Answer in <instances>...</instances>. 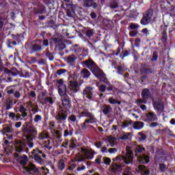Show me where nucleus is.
Instances as JSON below:
<instances>
[{"mask_svg":"<svg viewBox=\"0 0 175 175\" xmlns=\"http://www.w3.org/2000/svg\"><path fill=\"white\" fill-rule=\"evenodd\" d=\"M133 152L132 151H126L124 156L118 155L113 159V162L109 167V173L111 175L117 174L122 167L126 165H132L133 163ZM122 161L125 164L121 163Z\"/></svg>","mask_w":175,"mask_h":175,"instance_id":"f257e3e1","label":"nucleus"},{"mask_svg":"<svg viewBox=\"0 0 175 175\" xmlns=\"http://www.w3.org/2000/svg\"><path fill=\"white\" fill-rule=\"evenodd\" d=\"M82 65L84 66V68L90 69L96 79L102 77L105 74V72H103V70H102L99 66H98V64H96V63H95V62H94V60H92L91 58L82 62Z\"/></svg>","mask_w":175,"mask_h":175,"instance_id":"f03ea898","label":"nucleus"},{"mask_svg":"<svg viewBox=\"0 0 175 175\" xmlns=\"http://www.w3.org/2000/svg\"><path fill=\"white\" fill-rule=\"evenodd\" d=\"M23 131L27 133L25 136L26 140L36 139L38 131H36V128H35V126L32 124V118H31L30 122H27L23 124Z\"/></svg>","mask_w":175,"mask_h":175,"instance_id":"7ed1b4c3","label":"nucleus"},{"mask_svg":"<svg viewBox=\"0 0 175 175\" xmlns=\"http://www.w3.org/2000/svg\"><path fill=\"white\" fill-rule=\"evenodd\" d=\"M68 80H70L68 86V94L69 95H73V94H77L79 90H80V84L77 82V77L76 75H70Z\"/></svg>","mask_w":175,"mask_h":175,"instance_id":"20e7f679","label":"nucleus"},{"mask_svg":"<svg viewBox=\"0 0 175 175\" xmlns=\"http://www.w3.org/2000/svg\"><path fill=\"white\" fill-rule=\"evenodd\" d=\"M98 79L100 80V83H104L108 85V87H107V91H108V92H112V93H110V95H115V94H118V88L114 87L110 83V81H109L107 77H106L105 73H104L102 77L98 78Z\"/></svg>","mask_w":175,"mask_h":175,"instance_id":"39448f33","label":"nucleus"},{"mask_svg":"<svg viewBox=\"0 0 175 175\" xmlns=\"http://www.w3.org/2000/svg\"><path fill=\"white\" fill-rule=\"evenodd\" d=\"M55 118L56 121H57L58 124H62V122L68 118V111L64 110L62 106H59V109L56 112Z\"/></svg>","mask_w":175,"mask_h":175,"instance_id":"423d86ee","label":"nucleus"},{"mask_svg":"<svg viewBox=\"0 0 175 175\" xmlns=\"http://www.w3.org/2000/svg\"><path fill=\"white\" fill-rule=\"evenodd\" d=\"M152 16H154V10L152 8H150L143 13V17L140 21V24L142 25H148L151 23V20H152Z\"/></svg>","mask_w":175,"mask_h":175,"instance_id":"0eeeda50","label":"nucleus"},{"mask_svg":"<svg viewBox=\"0 0 175 175\" xmlns=\"http://www.w3.org/2000/svg\"><path fill=\"white\" fill-rule=\"evenodd\" d=\"M31 155L29 156V158L34 159V161L39 165H44V161H43V159H42V157L39 155L40 154H43L42 150H39V148H36L31 151Z\"/></svg>","mask_w":175,"mask_h":175,"instance_id":"6e6552de","label":"nucleus"},{"mask_svg":"<svg viewBox=\"0 0 175 175\" xmlns=\"http://www.w3.org/2000/svg\"><path fill=\"white\" fill-rule=\"evenodd\" d=\"M152 103L154 110H157L159 114L163 113V110H165V103H163L162 99L157 98L152 100Z\"/></svg>","mask_w":175,"mask_h":175,"instance_id":"1a4fd4ad","label":"nucleus"},{"mask_svg":"<svg viewBox=\"0 0 175 175\" xmlns=\"http://www.w3.org/2000/svg\"><path fill=\"white\" fill-rule=\"evenodd\" d=\"M83 98H87L89 100H95V96L94 95V88L91 86L86 87L83 91Z\"/></svg>","mask_w":175,"mask_h":175,"instance_id":"9d476101","label":"nucleus"},{"mask_svg":"<svg viewBox=\"0 0 175 175\" xmlns=\"http://www.w3.org/2000/svg\"><path fill=\"white\" fill-rule=\"evenodd\" d=\"M62 107L63 108V110L67 111L70 110V107H72V99L70 97H69L68 95L62 96Z\"/></svg>","mask_w":175,"mask_h":175,"instance_id":"9b49d317","label":"nucleus"},{"mask_svg":"<svg viewBox=\"0 0 175 175\" xmlns=\"http://www.w3.org/2000/svg\"><path fill=\"white\" fill-rule=\"evenodd\" d=\"M22 169L25 170L23 173H33V174L39 173V168L36 167V165L32 163H29L27 166H23Z\"/></svg>","mask_w":175,"mask_h":175,"instance_id":"f8f14e48","label":"nucleus"},{"mask_svg":"<svg viewBox=\"0 0 175 175\" xmlns=\"http://www.w3.org/2000/svg\"><path fill=\"white\" fill-rule=\"evenodd\" d=\"M146 118L144 120L145 122H154L158 121V116L154 111H149L146 113Z\"/></svg>","mask_w":175,"mask_h":175,"instance_id":"ddd939ff","label":"nucleus"},{"mask_svg":"<svg viewBox=\"0 0 175 175\" xmlns=\"http://www.w3.org/2000/svg\"><path fill=\"white\" fill-rule=\"evenodd\" d=\"M50 95L49 92H47V90H44L42 93V98L43 100V102L45 105H47V103H49V105H53L54 104V98L53 97L49 96Z\"/></svg>","mask_w":175,"mask_h":175,"instance_id":"4468645a","label":"nucleus"},{"mask_svg":"<svg viewBox=\"0 0 175 175\" xmlns=\"http://www.w3.org/2000/svg\"><path fill=\"white\" fill-rule=\"evenodd\" d=\"M25 33H17V34H11L10 36L12 39V42H16V46L18 44H20L23 40L25 39Z\"/></svg>","mask_w":175,"mask_h":175,"instance_id":"2eb2a0df","label":"nucleus"},{"mask_svg":"<svg viewBox=\"0 0 175 175\" xmlns=\"http://www.w3.org/2000/svg\"><path fill=\"white\" fill-rule=\"evenodd\" d=\"M15 151L16 152H23L24 151V148L27 147V144L23 141H16L15 142Z\"/></svg>","mask_w":175,"mask_h":175,"instance_id":"dca6fc26","label":"nucleus"},{"mask_svg":"<svg viewBox=\"0 0 175 175\" xmlns=\"http://www.w3.org/2000/svg\"><path fill=\"white\" fill-rule=\"evenodd\" d=\"M44 48L40 44L34 43L30 46V54H34V53H39L42 51Z\"/></svg>","mask_w":175,"mask_h":175,"instance_id":"f3484780","label":"nucleus"},{"mask_svg":"<svg viewBox=\"0 0 175 175\" xmlns=\"http://www.w3.org/2000/svg\"><path fill=\"white\" fill-rule=\"evenodd\" d=\"M137 161L139 163H142V165H147L150 163V156L142 154L137 157Z\"/></svg>","mask_w":175,"mask_h":175,"instance_id":"a211bd4d","label":"nucleus"},{"mask_svg":"<svg viewBox=\"0 0 175 175\" xmlns=\"http://www.w3.org/2000/svg\"><path fill=\"white\" fill-rule=\"evenodd\" d=\"M16 103H17V100L8 97L5 100V110H10V109H12L13 105H16Z\"/></svg>","mask_w":175,"mask_h":175,"instance_id":"6ab92c4d","label":"nucleus"},{"mask_svg":"<svg viewBox=\"0 0 175 175\" xmlns=\"http://www.w3.org/2000/svg\"><path fill=\"white\" fill-rule=\"evenodd\" d=\"M58 94L61 96H65L68 95V86L66 85H62L57 86Z\"/></svg>","mask_w":175,"mask_h":175,"instance_id":"aec40b11","label":"nucleus"},{"mask_svg":"<svg viewBox=\"0 0 175 175\" xmlns=\"http://www.w3.org/2000/svg\"><path fill=\"white\" fill-rule=\"evenodd\" d=\"M83 6L85 8H93V9H96V8H98V3L94 1V0H83Z\"/></svg>","mask_w":175,"mask_h":175,"instance_id":"412c9836","label":"nucleus"},{"mask_svg":"<svg viewBox=\"0 0 175 175\" xmlns=\"http://www.w3.org/2000/svg\"><path fill=\"white\" fill-rule=\"evenodd\" d=\"M34 12L36 14H44L47 11L46 10L44 5L40 4L37 8L34 9Z\"/></svg>","mask_w":175,"mask_h":175,"instance_id":"4be33fe9","label":"nucleus"},{"mask_svg":"<svg viewBox=\"0 0 175 175\" xmlns=\"http://www.w3.org/2000/svg\"><path fill=\"white\" fill-rule=\"evenodd\" d=\"M141 96L142 98H144L148 100V99H150V97L151 96V91H150V89L144 88V90H142L141 92Z\"/></svg>","mask_w":175,"mask_h":175,"instance_id":"5701e85b","label":"nucleus"},{"mask_svg":"<svg viewBox=\"0 0 175 175\" xmlns=\"http://www.w3.org/2000/svg\"><path fill=\"white\" fill-rule=\"evenodd\" d=\"M102 111L105 116H109V114L113 111V108L110 105L105 104L103 105Z\"/></svg>","mask_w":175,"mask_h":175,"instance_id":"b1692460","label":"nucleus"},{"mask_svg":"<svg viewBox=\"0 0 175 175\" xmlns=\"http://www.w3.org/2000/svg\"><path fill=\"white\" fill-rule=\"evenodd\" d=\"M147 140V135L146 131H143L137 133V142L142 143V142H146Z\"/></svg>","mask_w":175,"mask_h":175,"instance_id":"393cba45","label":"nucleus"},{"mask_svg":"<svg viewBox=\"0 0 175 175\" xmlns=\"http://www.w3.org/2000/svg\"><path fill=\"white\" fill-rule=\"evenodd\" d=\"M133 129L135 131H140V129H143L144 128V122L142 121H135L133 124Z\"/></svg>","mask_w":175,"mask_h":175,"instance_id":"a878e982","label":"nucleus"},{"mask_svg":"<svg viewBox=\"0 0 175 175\" xmlns=\"http://www.w3.org/2000/svg\"><path fill=\"white\" fill-rule=\"evenodd\" d=\"M95 155V151L92 149L85 150V157L86 159H93Z\"/></svg>","mask_w":175,"mask_h":175,"instance_id":"bb28decb","label":"nucleus"},{"mask_svg":"<svg viewBox=\"0 0 175 175\" xmlns=\"http://www.w3.org/2000/svg\"><path fill=\"white\" fill-rule=\"evenodd\" d=\"M167 26H163V31H162L161 42L163 44H165L167 42Z\"/></svg>","mask_w":175,"mask_h":175,"instance_id":"cd10ccee","label":"nucleus"},{"mask_svg":"<svg viewBox=\"0 0 175 175\" xmlns=\"http://www.w3.org/2000/svg\"><path fill=\"white\" fill-rule=\"evenodd\" d=\"M67 7V16L68 17H74L75 11H73V5L68 3L66 5Z\"/></svg>","mask_w":175,"mask_h":175,"instance_id":"c85d7f7f","label":"nucleus"},{"mask_svg":"<svg viewBox=\"0 0 175 175\" xmlns=\"http://www.w3.org/2000/svg\"><path fill=\"white\" fill-rule=\"evenodd\" d=\"M77 139L76 138H71L70 140H68V148L69 150H73V148H76L77 145Z\"/></svg>","mask_w":175,"mask_h":175,"instance_id":"c756f323","label":"nucleus"},{"mask_svg":"<svg viewBox=\"0 0 175 175\" xmlns=\"http://www.w3.org/2000/svg\"><path fill=\"white\" fill-rule=\"evenodd\" d=\"M135 155H139V154H144L146 152V148L143 145L137 146L135 150Z\"/></svg>","mask_w":175,"mask_h":175,"instance_id":"7c9ffc66","label":"nucleus"},{"mask_svg":"<svg viewBox=\"0 0 175 175\" xmlns=\"http://www.w3.org/2000/svg\"><path fill=\"white\" fill-rule=\"evenodd\" d=\"M98 119L95 118V115H92V116L89 117V118L85 120V124L88 125V124H96L97 122Z\"/></svg>","mask_w":175,"mask_h":175,"instance_id":"2f4dec72","label":"nucleus"},{"mask_svg":"<svg viewBox=\"0 0 175 175\" xmlns=\"http://www.w3.org/2000/svg\"><path fill=\"white\" fill-rule=\"evenodd\" d=\"M29 161V159H28V156H27V154H23L21 157V160L19 161V163L21 166H27Z\"/></svg>","mask_w":175,"mask_h":175,"instance_id":"473e14b6","label":"nucleus"},{"mask_svg":"<svg viewBox=\"0 0 175 175\" xmlns=\"http://www.w3.org/2000/svg\"><path fill=\"white\" fill-rule=\"evenodd\" d=\"M27 110L28 109H27V108L23 107V105L20 106L19 111H20V113H21L23 118H25V117L28 116V113H27Z\"/></svg>","mask_w":175,"mask_h":175,"instance_id":"72a5a7b5","label":"nucleus"},{"mask_svg":"<svg viewBox=\"0 0 175 175\" xmlns=\"http://www.w3.org/2000/svg\"><path fill=\"white\" fill-rule=\"evenodd\" d=\"M142 75H150L154 73V70L151 68H143L141 70Z\"/></svg>","mask_w":175,"mask_h":175,"instance_id":"f704fd0d","label":"nucleus"},{"mask_svg":"<svg viewBox=\"0 0 175 175\" xmlns=\"http://www.w3.org/2000/svg\"><path fill=\"white\" fill-rule=\"evenodd\" d=\"M85 36L89 39H91L94 36V30L90 27H88L85 30Z\"/></svg>","mask_w":175,"mask_h":175,"instance_id":"c9c22d12","label":"nucleus"},{"mask_svg":"<svg viewBox=\"0 0 175 175\" xmlns=\"http://www.w3.org/2000/svg\"><path fill=\"white\" fill-rule=\"evenodd\" d=\"M76 59H77V57L74 54H72L67 57V62L68 64H75Z\"/></svg>","mask_w":175,"mask_h":175,"instance_id":"e433bc0d","label":"nucleus"},{"mask_svg":"<svg viewBox=\"0 0 175 175\" xmlns=\"http://www.w3.org/2000/svg\"><path fill=\"white\" fill-rule=\"evenodd\" d=\"M77 167V165H76L75 163H73L69 165L67 170H69V172H71L72 174H75V173H77V170H76Z\"/></svg>","mask_w":175,"mask_h":175,"instance_id":"4c0bfd02","label":"nucleus"},{"mask_svg":"<svg viewBox=\"0 0 175 175\" xmlns=\"http://www.w3.org/2000/svg\"><path fill=\"white\" fill-rule=\"evenodd\" d=\"M66 48V45L65 44L60 42L55 45V49L58 51H62V50H65Z\"/></svg>","mask_w":175,"mask_h":175,"instance_id":"58836bf2","label":"nucleus"},{"mask_svg":"<svg viewBox=\"0 0 175 175\" xmlns=\"http://www.w3.org/2000/svg\"><path fill=\"white\" fill-rule=\"evenodd\" d=\"M81 73L83 79H88V77L91 76V72H90V70H88V69H84L83 70L81 71Z\"/></svg>","mask_w":175,"mask_h":175,"instance_id":"ea45409f","label":"nucleus"},{"mask_svg":"<svg viewBox=\"0 0 175 175\" xmlns=\"http://www.w3.org/2000/svg\"><path fill=\"white\" fill-rule=\"evenodd\" d=\"M131 50L129 51H123L121 54L120 55V58H121L122 59H124V58H125V57H129V55H131Z\"/></svg>","mask_w":175,"mask_h":175,"instance_id":"a19ab883","label":"nucleus"},{"mask_svg":"<svg viewBox=\"0 0 175 175\" xmlns=\"http://www.w3.org/2000/svg\"><path fill=\"white\" fill-rule=\"evenodd\" d=\"M57 167L59 170L61 171L65 169V161H64V159H61L59 161Z\"/></svg>","mask_w":175,"mask_h":175,"instance_id":"79ce46f5","label":"nucleus"},{"mask_svg":"<svg viewBox=\"0 0 175 175\" xmlns=\"http://www.w3.org/2000/svg\"><path fill=\"white\" fill-rule=\"evenodd\" d=\"M92 116H94V113H92L91 112H88L87 111H83L81 112V116H79V118H81V117H87L88 118H89Z\"/></svg>","mask_w":175,"mask_h":175,"instance_id":"37998d69","label":"nucleus"},{"mask_svg":"<svg viewBox=\"0 0 175 175\" xmlns=\"http://www.w3.org/2000/svg\"><path fill=\"white\" fill-rule=\"evenodd\" d=\"M132 124H133V120H126L123 122L121 126L122 129H125V128H128L130 125H132Z\"/></svg>","mask_w":175,"mask_h":175,"instance_id":"c03bdc74","label":"nucleus"},{"mask_svg":"<svg viewBox=\"0 0 175 175\" xmlns=\"http://www.w3.org/2000/svg\"><path fill=\"white\" fill-rule=\"evenodd\" d=\"M148 100H146V98L142 97V98L137 99L136 103H137V105H147Z\"/></svg>","mask_w":175,"mask_h":175,"instance_id":"a18cd8bd","label":"nucleus"},{"mask_svg":"<svg viewBox=\"0 0 175 175\" xmlns=\"http://www.w3.org/2000/svg\"><path fill=\"white\" fill-rule=\"evenodd\" d=\"M7 43L8 49H12V46H17V42L16 41H12V39H8Z\"/></svg>","mask_w":175,"mask_h":175,"instance_id":"49530a36","label":"nucleus"},{"mask_svg":"<svg viewBox=\"0 0 175 175\" xmlns=\"http://www.w3.org/2000/svg\"><path fill=\"white\" fill-rule=\"evenodd\" d=\"M120 53H121V46H118L116 51H112V53H111V55H116V57H118L120 55Z\"/></svg>","mask_w":175,"mask_h":175,"instance_id":"de8ad7c7","label":"nucleus"},{"mask_svg":"<svg viewBox=\"0 0 175 175\" xmlns=\"http://www.w3.org/2000/svg\"><path fill=\"white\" fill-rule=\"evenodd\" d=\"M118 75H124L125 70H124V67L121 66H118L116 68Z\"/></svg>","mask_w":175,"mask_h":175,"instance_id":"09e8293b","label":"nucleus"},{"mask_svg":"<svg viewBox=\"0 0 175 175\" xmlns=\"http://www.w3.org/2000/svg\"><path fill=\"white\" fill-rule=\"evenodd\" d=\"M159 168L161 173H165V172H166V165H165V163H159Z\"/></svg>","mask_w":175,"mask_h":175,"instance_id":"8fccbe9b","label":"nucleus"},{"mask_svg":"<svg viewBox=\"0 0 175 175\" xmlns=\"http://www.w3.org/2000/svg\"><path fill=\"white\" fill-rule=\"evenodd\" d=\"M64 73H68V72L65 68H61L56 71V74H57L58 76H61V75H64Z\"/></svg>","mask_w":175,"mask_h":175,"instance_id":"3c124183","label":"nucleus"},{"mask_svg":"<svg viewBox=\"0 0 175 175\" xmlns=\"http://www.w3.org/2000/svg\"><path fill=\"white\" fill-rule=\"evenodd\" d=\"M129 136H131V133H126L124 134L122 137H120V140H128L129 139Z\"/></svg>","mask_w":175,"mask_h":175,"instance_id":"603ef678","label":"nucleus"},{"mask_svg":"<svg viewBox=\"0 0 175 175\" xmlns=\"http://www.w3.org/2000/svg\"><path fill=\"white\" fill-rule=\"evenodd\" d=\"M107 88V86L106 85L101 84L98 87V90L100 91V92H103H103H106Z\"/></svg>","mask_w":175,"mask_h":175,"instance_id":"864d4df0","label":"nucleus"},{"mask_svg":"<svg viewBox=\"0 0 175 175\" xmlns=\"http://www.w3.org/2000/svg\"><path fill=\"white\" fill-rule=\"evenodd\" d=\"M139 27H140V25H139V24H136L134 23H131L129 25V28L131 30L137 29Z\"/></svg>","mask_w":175,"mask_h":175,"instance_id":"5fc2aeb1","label":"nucleus"},{"mask_svg":"<svg viewBox=\"0 0 175 175\" xmlns=\"http://www.w3.org/2000/svg\"><path fill=\"white\" fill-rule=\"evenodd\" d=\"M4 72L8 76H13L14 77H16V73L13 74V72H12V70H9V68H5Z\"/></svg>","mask_w":175,"mask_h":175,"instance_id":"6e6d98bb","label":"nucleus"},{"mask_svg":"<svg viewBox=\"0 0 175 175\" xmlns=\"http://www.w3.org/2000/svg\"><path fill=\"white\" fill-rule=\"evenodd\" d=\"M33 140H35V138H31V139H27V146L29 148H33Z\"/></svg>","mask_w":175,"mask_h":175,"instance_id":"4d7b16f0","label":"nucleus"},{"mask_svg":"<svg viewBox=\"0 0 175 175\" xmlns=\"http://www.w3.org/2000/svg\"><path fill=\"white\" fill-rule=\"evenodd\" d=\"M151 61L152 62H155L158 61V53H157V51L153 52Z\"/></svg>","mask_w":175,"mask_h":175,"instance_id":"13d9d810","label":"nucleus"},{"mask_svg":"<svg viewBox=\"0 0 175 175\" xmlns=\"http://www.w3.org/2000/svg\"><path fill=\"white\" fill-rule=\"evenodd\" d=\"M5 91H6L7 94H8V95H12V94H14V89H12V88L10 86L8 87L5 89Z\"/></svg>","mask_w":175,"mask_h":175,"instance_id":"bf43d9fd","label":"nucleus"},{"mask_svg":"<svg viewBox=\"0 0 175 175\" xmlns=\"http://www.w3.org/2000/svg\"><path fill=\"white\" fill-rule=\"evenodd\" d=\"M103 160L105 165H110L111 163V159L109 157H103Z\"/></svg>","mask_w":175,"mask_h":175,"instance_id":"052dcab7","label":"nucleus"},{"mask_svg":"<svg viewBox=\"0 0 175 175\" xmlns=\"http://www.w3.org/2000/svg\"><path fill=\"white\" fill-rule=\"evenodd\" d=\"M45 144L46 145L44 146V148H46L49 151H50V150H51V148H53L52 146H50V144H51L50 140H47L46 142H45Z\"/></svg>","mask_w":175,"mask_h":175,"instance_id":"680f3d73","label":"nucleus"},{"mask_svg":"<svg viewBox=\"0 0 175 175\" xmlns=\"http://www.w3.org/2000/svg\"><path fill=\"white\" fill-rule=\"evenodd\" d=\"M62 147H64V148H69V140L65 139L63 144H62Z\"/></svg>","mask_w":175,"mask_h":175,"instance_id":"e2e57ef3","label":"nucleus"},{"mask_svg":"<svg viewBox=\"0 0 175 175\" xmlns=\"http://www.w3.org/2000/svg\"><path fill=\"white\" fill-rule=\"evenodd\" d=\"M46 57L49 58V61H53L54 59V56L50 51L46 52Z\"/></svg>","mask_w":175,"mask_h":175,"instance_id":"0e129e2a","label":"nucleus"},{"mask_svg":"<svg viewBox=\"0 0 175 175\" xmlns=\"http://www.w3.org/2000/svg\"><path fill=\"white\" fill-rule=\"evenodd\" d=\"M77 118H76V116L71 115L68 117V121L71 122H76Z\"/></svg>","mask_w":175,"mask_h":175,"instance_id":"69168bd1","label":"nucleus"},{"mask_svg":"<svg viewBox=\"0 0 175 175\" xmlns=\"http://www.w3.org/2000/svg\"><path fill=\"white\" fill-rule=\"evenodd\" d=\"M109 8L111 9H117V8H118V4L117 3V2H112L110 3Z\"/></svg>","mask_w":175,"mask_h":175,"instance_id":"338daca9","label":"nucleus"},{"mask_svg":"<svg viewBox=\"0 0 175 175\" xmlns=\"http://www.w3.org/2000/svg\"><path fill=\"white\" fill-rule=\"evenodd\" d=\"M83 170H85V165L84 164H81V166L77 167V172H83Z\"/></svg>","mask_w":175,"mask_h":175,"instance_id":"774afa93","label":"nucleus"}]
</instances>
